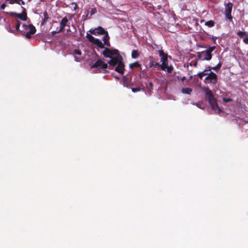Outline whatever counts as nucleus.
I'll return each mask as SVG.
<instances>
[{"label":"nucleus","instance_id":"nucleus-1","mask_svg":"<svg viewBox=\"0 0 248 248\" xmlns=\"http://www.w3.org/2000/svg\"><path fill=\"white\" fill-rule=\"evenodd\" d=\"M204 92L212 108L214 110L217 111L218 113H220L221 111V109L219 108L212 91L208 87H207L205 89Z\"/></svg>","mask_w":248,"mask_h":248},{"label":"nucleus","instance_id":"nucleus-2","mask_svg":"<svg viewBox=\"0 0 248 248\" xmlns=\"http://www.w3.org/2000/svg\"><path fill=\"white\" fill-rule=\"evenodd\" d=\"M22 30L20 31L22 35L24 36L27 39H30L31 35L36 32V28L32 24H23Z\"/></svg>","mask_w":248,"mask_h":248},{"label":"nucleus","instance_id":"nucleus-3","mask_svg":"<svg viewBox=\"0 0 248 248\" xmlns=\"http://www.w3.org/2000/svg\"><path fill=\"white\" fill-rule=\"evenodd\" d=\"M217 82V75L213 72H210L204 79L205 84L215 85Z\"/></svg>","mask_w":248,"mask_h":248},{"label":"nucleus","instance_id":"nucleus-4","mask_svg":"<svg viewBox=\"0 0 248 248\" xmlns=\"http://www.w3.org/2000/svg\"><path fill=\"white\" fill-rule=\"evenodd\" d=\"M216 46H209L206 50L201 52L205 61H210L212 57V52L215 49Z\"/></svg>","mask_w":248,"mask_h":248},{"label":"nucleus","instance_id":"nucleus-5","mask_svg":"<svg viewBox=\"0 0 248 248\" xmlns=\"http://www.w3.org/2000/svg\"><path fill=\"white\" fill-rule=\"evenodd\" d=\"M103 55L106 58H112L113 56L119 55V51L116 49H109L108 48H105L104 50L102 52Z\"/></svg>","mask_w":248,"mask_h":248},{"label":"nucleus","instance_id":"nucleus-6","mask_svg":"<svg viewBox=\"0 0 248 248\" xmlns=\"http://www.w3.org/2000/svg\"><path fill=\"white\" fill-rule=\"evenodd\" d=\"M23 10L22 14H18L16 12H10L9 15L11 16H15L18 18H19L22 21H26L27 19V15L26 12V9L23 7H21Z\"/></svg>","mask_w":248,"mask_h":248},{"label":"nucleus","instance_id":"nucleus-7","mask_svg":"<svg viewBox=\"0 0 248 248\" xmlns=\"http://www.w3.org/2000/svg\"><path fill=\"white\" fill-rule=\"evenodd\" d=\"M232 6V4L231 2H229L226 5L225 9V16L226 18L229 19L230 21H232V16L231 15Z\"/></svg>","mask_w":248,"mask_h":248},{"label":"nucleus","instance_id":"nucleus-8","mask_svg":"<svg viewBox=\"0 0 248 248\" xmlns=\"http://www.w3.org/2000/svg\"><path fill=\"white\" fill-rule=\"evenodd\" d=\"M108 64L105 63L101 60L99 59L95 62V63L91 66L92 69L94 68L100 67L103 69H106L108 68Z\"/></svg>","mask_w":248,"mask_h":248},{"label":"nucleus","instance_id":"nucleus-9","mask_svg":"<svg viewBox=\"0 0 248 248\" xmlns=\"http://www.w3.org/2000/svg\"><path fill=\"white\" fill-rule=\"evenodd\" d=\"M106 31H107L103 27L101 26H98L96 28H95L94 29H91L90 30V32H91V33L95 35L100 34L104 35V34H105Z\"/></svg>","mask_w":248,"mask_h":248},{"label":"nucleus","instance_id":"nucleus-10","mask_svg":"<svg viewBox=\"0 0 248 248\" xmlns=\"http://www.w3.org/2000/svg\"><path fill=\"white\" fill-rule=\"evenodd\" d=\"M148 63L146 65L147 68L155 69L156 66L159 65V63L155 62V59L152 56H150L148 58Z\"/></svg>","mask_w":248,"mask_h":248},{"label":"nucleus","instance_id":"nucleus-11","mask_svg":"<svg viewBox=\"0 0 248 248\" xmlns=\"http://www.w3.org/2000/svg\"><path fill=\"white\" fill-rule=\"evenodd\" d=\"M122 60V57L119 54L116 57H112L111 60L108 62L110 66H116L118 63Z\"/></svg>","mask_w":248,"mask_h":248},{"label":"nucleus","instance_id":"nucleus-12","mask_svg":"<svg viewBox=\"0 0 248 248\" xmlns=\"http://www.w3.org/2000/svg\"><path fill=\"white\" fill-rule=\"evenodd\" d=\"M68 23H69L67 17L65 16L62 18L60 22V28L59 29V31H62L66 26L69 27V25H68Z\"/></svg>","mask_w":248,"mask_h":248},{"label":"nucleus","instance_id":"nucleus-13","mask_svg":"<svg viewBox=\"0 0 248 248\" xmlns=\"http://www.w3.org/2000/svg\"><path fill=\"white\" fill-rule=\"evenodd\" d=\"M115 70L121 74H124V64L123 63L122 60L118 63L117 66L115 69Z\"/></svg>","mask_w":248,"mask_h":248},{"label":"nucleus","instance_id":"nucleus-14","mask_svg":"<svg viewBox=\"0 0 248 248\" xmlns=\"http://www.w3.org/2000/svg\"><path fill=\"white\" fill-rule=\"evenodd\" d=\"M237 34L240 38H243L244 36H246L243 38V41L245 44H248V33L245 31H239L237 32Z\"/></svg>","mask_w":248,"mask_h":248},{"label":"nucleus","instance_id":"nucleus-15","mask_svg":"<svg viewBox=\"0 0 248 248\" xmlns=\"http://www.w3.org/2000/svg\"><path fill=\"white\" fill-rule=\"evenodd\" d=\"M104 35H105L103 38L104 45L107 46L109 47L110 46V44L109 42V36L108 35V31H106L105 34H104Z\"/></svg>","mask_w":248,"mask_h":248},{"label":"nucleus","instance_id":"nucleus-16","mask_svg":"<svg viewBox=\"0 0 248 248\" xmlns=\"http://www.w3.org/2000/svg\"><path fill=\"white\" fill-rule=\"evenodd\" d=\"M155 53L159 54L161 59V61L163 60V59H165L168 57V54L167 53H165L162 49L158 50H156Z\"/></svg>","mask_w":248,"mask_h":248},{"label":"nucleus","instance_id":"nucleus-17","mask_svg":"<svg viewBox=\"0 0 248 248\" xmlns=\"http://www.w3.org/2000/svg\"><path fill=\"white\" fill-rule=\"evenodd\" d=\"M93 44L96 45L99 48H104V46L102 42L99 39H96Z\"/></svg>","mask_w":248,"mask_h":248},{"label":"nucleus","instance_id":"nucleus-18","mask_svg":"<svg viewBox=\"0 0 248 248\" xmlns=\"http://www.w3.org/2000/svg\"><path fill=\"white\" fill-rule=\"evenodd\" d=\"M129 67L131 69H133L135 67L140 68L141 67V64L139 63V62L137 61L133 63H131L129 64Z\"/></svg>","mask_w":248,"mask_h":248},{"label":"nucleus","instance_id":"nucleus-19","mask_svg":"<svg viewBox=\"0 0 248 248\" xmlns=\"http://www.w3.org/2000/svg\"><path fill=\"white\" fill-rule=\"evenodd\" d=\"M192 91V89L190 88H183L182 89V93L184 94H190Z\"/></svg>","mask_w":248,"mask_h":248},{"label":"nucleus","instance_id":"nucleus-20","mask_svg":"<svg viewBox=\"0 0 248 248\" xmlns=\"http://www.w3.org/2000/svg\"><path fill=\"white\" fill-rule=\"evenodd\" d=\"M140 56V52L138 50H133L131 53V57L133 59H136Z\"/></svg>","mask_w":248,"mask_h":248},{"label":"nucleus","instance_id":"nucleus-21","mask_svg":"<svg viewBox=\"0 0 248 248\" xmlns=\"http://www.w3.org/2000/svg\"><path fill=\"white\" fill-rule=\"evenodd\" d=\"M215 22L213 20H209L205 22V25L207 26V27L209 28H211L215 25Z\"/></svg>","mask_w":248,"mask_h":248},{"label":"nucleus","instance_id":"nucleus-22","mask_svg":"<svg viewBox=\"0 0 248 248\" xmlns=\"http://www.w3.org/2000/svg\"><path fill=\"white\" fill-rule=\"evenodd\" d=\"M167 64L165 63L163 61V62H162L161 64L159 63V65H157V66H159L160 67L162 70L166 71Z\"/></svg>","mask_w":248,"mask_h":248},{"label":"nucleus","instance_id":"nucleus-23","mask_svg":"<svg viewBox=\"0 0 248 248\" xmlns=\"http://www.w3.org/2000/svg\"><path fill=\"white\" fill-rule=\"evenodd\" d=\"M206 34L207 35V36L209 38L211 39V40H212L213 41V43L214 44H217V43H216V39L217 38V37L212 36V35H211L210 34H209V33H206Z\"/></svg>","mask_w":248,"mask_h":248},{"label":"nucleus","instance_id":"nucleus-24","mask_svg":"<svg viewBox=\"0 0 248 248\" xmlns=\"http://www.w3.org/2000/svg\"><path fill=\"white\" fill-rule=\"evenodd\" d=\"M43 16H44V20L43 22V24H45L47 22V19L49 18V17H48V14L46 12H45L43 13Z\"/></svg>","mask_w":248,"mask_h":248},{"label":"nucleus","instance_id":"nucleus-25","mask_svg":"<svg viewBox=\"0 0 248 248\" xmlns=\"http://www.w3.org/2000/svg\"><path fill=\"white\" fill-rule=\"evenodd\" d=\"M221 63H220V62H219V63L216 66H215L214 67H212V69L215 70V71H217L219 69H220V68H221Z\"/></svg>","mask_w":248,"mask_h":248},{"label":"nucleus","instance_id":"nucleus-26","mask_svg":"<svg viewBox=\"0 0 248 248\" xmlns=\"http://www.w3.org/2000/svg\"><path fill=\"white\" fill-rule=\"evenodd\" d=\"M197 57L198 59L201 61H205L201 53V52H199L197 53Z\"/></svg>","mask_w":248,"mask_h":248},{"label":"nucleus","instance_id":"nucleus-27","mask_svg":"<svg viewBox=\"0 0 248 248\" xmlns=\"http://www.w3.org/2000/svg\"><path fill=\"white\" fill-rule=\"evenodd\" d=\"M173 68L172 65H167L166 70L169 73H171L173 71Z\"/></svg>","mask_w":248,"mask_h":248},{"label":"nucleus","instance_id":"nucleus-28","mask_svg":"<svg viewBox=\"0 0 248 248\" xmlns=\"http://www.w3.org/2000/svg\"><path fill=\"white\" fill-rule=\"evenodd\" d=\"M16 22H17V23L16 25L15 28H16V31H20L19 28L20 26L21 22L20 21H19L18 20H17Z\"/></svg>","mask_w":248,"mask_h":248},{"label":"nucleus","instance_id":"nucleus-29","mask_svg":"<svg viewBox=\"0 0 248 248\" xmlns=\"http://www.w3.org/2000/svg\"><path fill=\"white\" fill-rule=\"evenodd\" d=\"M19 0H5V1H8L9 3L10 4H13L14 3H18V1H19Z\"/></svg>","mask_w":248,"mask_h":248},{"label":"nucleus","instance_id":"nucleus-30","mask_svg":"<svg viewBox=\"0 0 248 248\" xmlns=\"http://www.w3.org/2000/svg\"><path fill=\"white\" fill-rule=\"evenodd\" d=\"M97 12V10L96 8H92L90 11V15L92 16L93 15L95 14Z\"/></svg>","mask_w":248,"mask_h":248},{"label":"nucleus","instance_id":"nucleus-31","mask_svg":"<svg viewBox=\"0 0 248 248\" xmlns=\"http://www.w3.org/2000/svg\"><path fill=\"white\" fill-rule=\"evenodd\" d=\"M189 65L190 66L193 65L194 67H197V61H192L190 63Z\"/></svg>","mask_w":248,"mask_h":248},{"label":"nucleus","instance_id":"nucleus-32","mask_svg":"<svg viewBox=\"0 0 248 248\" xmlns=\"http://www.w3.org/2000/svg\"><path fill=\"white\" fill-rule=\"evenodd\" d=\"M73 54L74 55H80L81 54V52L80 50H78V49H75L74 51V52H73Z\"/></svg>","mask_w":248,"mask_h":248},{"label":"nucleus","instance_id":"nucleus-33","mask_svg":"<svg viewBox=\"0 0 248 248\" xmlns=\"http://www.w3.org/2000/svg\"><path fill=\"white\" fill-rule=\"evenodd\" d=\"M147 87L149 88V89L150 90H152L153 89V84L151 81H150L148 82V86H147Z\"/></svg>","mask_w":248,"mask_h":248},{"label":"nucleus","instance_id":"nucleus-34","mask_svg":"<svg viewBox=\"0 0 248 248\" xmlns=\"http://www.w3.org/2000/svg\"><path fill=\"white\" fill-rule=\"evenodd\" d=\"M97 38H95L94 37H93V36L92 37H91L88 40L92 43L93 44L94 43V42L95 41V40H96Z\"/></svg>","mask_w":248,"mask_h":248},{"label":"nucleus","instance_id":"nucleus-35","mask_svg":"<svg viewBox=\"0 0 248 248\" xmlns=\"http://www.w3.org/2000/svg\"><path fill=\"white\" fill-rule=\"evenodd\" d=\"M131 90L133 92L135 93L140 91L141 89L140 88H132Z\"/></svg>","mask_w":248,"mask_h":248},{"label":"nucleus","instance_id":"nucleus-36","mask_svg":"<svg viewBox=\"0 0 248 248\" xmlns=\"http://www.w3.org/2000/svg\"><path fill=\"white\" fill-rule=\"evenodd\" d=\"M225 102H230L232 101V99L230 98H224L223 99Z\"/></svg>","mask_w":248,"mask_h":248},{"label":"nucleus","instance_id":"nucleus-37","mask_svg":"<svg viewBox=\"0 0 248 248\" xmlns=\"http://www.w3.org/2000/svg\"><path fill=\"white\" fill-rule=\"evenodd\" d=\"M71 5H74L73 9L74 10H76L78 8V5L75 2H72L71 3Z\"/></svg>","mask_w":248,"mask_h":248},{"label":"nucleus","instance_id":"nucleus-38","mask_svg":"<svg viewBox=\"0 0 248 248\" xmlns=\"http://www.w3.org/2000/svg\"><path fill=\"white\" fill-rule=\"evenodd\" d=\"M202 75L204 76H207L208 74H209L207 72V70H205V69L204 70V71H203L202 72H201Z\"/></svg>","mask_w":248,"mask_h":248},{"label":"nucleus","instance_id":"nucleus-39","mask_svg":"<svg viewBox=\"0 0 248 248\" xmlns=\"http://www.w3.org/2000/svg\"><path fill=\"white\" fill-rule=\"evenodd\" d=\"M17 4L20 5H25V2L22 0H19Z\"/></svg>","mask_w":248,"mask_h":248},{"label":"nucleus","instance_id":"nucleus-40","mask_svg":"<svg viewBox=\"0 0 248 248\" xmlns=\"http://www.w3.org/2000/svg\"><path fill=\"white\" fill-rule=\"evenodd\" d=\"M162 62H163L164 61L165 63L167 64L168 65V57H167V58H165V59H163V60H161V61Z\"/></svg>","mask_w":248,"mask_h":248},{"label":"nucleus","instance_id":"nucleus-41","mask_svg":"<svg viewBox=\"0 0 248 248\" xmlns=\"http://www.w3.org/2000/svg\"><path fill=\"white\" fill-rule=\"evenodd\" d=\"M205 70H207V72L208 71H211V70H212V67H211L210 66H208L205 68Z\"/></svg>","mask_w":248,"mask_h":248},{"label":"nucleus","instance_id":"nucleus-42","mask_svg":"<svg viewBox=\"0 0 248 248\" xmlns=\"http://www.w3.org/2000/svg\"><path fill=\"white\" fill-rule=\"evenodd\" d=\"M61 31H59V30H58V31H52L51 32V34L52 35H54V34H56V33H60L61 32Z\"/></svg>","mask_w":248,"mask_h":248},{"label":"nucleus","instance_id":"nucleus-43","mask_svg":"<svg viewBox=\"0 0 248 248\" xmlns=\"http://www.w3.org/2000/svg\"><path fill=\"white\" fill-rule=\"evenodd\" d=\"M197 75L201 79H202L203 76L202 75L201 72L199 73Z\"/></svg>","mask_w":248,"mask_h":248},{"label":"nucleus","instance_id":"nucleus-44","mask_svg":"<svg viewBox=\"0 0 248 248\" xmlns=\"http://www.w3.org/2000/svg\"><path fill=\"white\" fill-rule=\"evenodd\" d=\"M6 5L5 3H2L0 6V8L2 10L4 9V8L6 7Z\"/></svg>","mask_w":248,"mask_h":248},{"label":"nucleus","instance_id":"nucleus-45","mask_svg":"<svg viewBox=\"0 0 248 248\" xmlns=\"http://www.w3.org/2000/svg\"><path fill=\"white\" fill-rule=\"evenodd\" d=\"M8 31L11 32V33H13L14 34H16V33L14 31V30H12L10 28H9V29L8 30Z\"/></svg>","mask_w":248,"mask_h":248},{"label":"nucleus","instance_id":"nucleus-46","mask_svg":"<svg viewBox=\"0 0 248 248\" xmlns=\"http://www.w3.org/2000/svg\"><path fill=\"white\" fill-rule=\"evenodd\" d=\"M92 35H91V34H89V33H87V34H86V37H87V38L88 39H89L91 37H92Z\"/></svg>","mask_w":248,"mask_h":248},{"label":"nucleus","instance_id":"nucleus-47","mask_svg":"<svg viewBox=\"0 0 248 248\" xmlns=\"http://www.w3.org/2000/svg\"><path fill=\"white\" fill-rule=\"evenodd\" d=\"M124 85L125 86L127 87V86H128V84H127V81H126V80H124Z\"/></svg>","mask_w":248,"mask_h":248},{"label":"nucleus","instance_id":"nucleus-48","mask_svg":"<svg viewBox=\"0 0 248 248\" xmlns=\"http://www.w3.org/2000/svg\"><path fill=\"white\" fill-rule=\"evenodd\" d=\"M91 16H90V15L89 16V13L88 12V14H87L86 16V18H90Z\"/></svg>","mask_w":248,"mask_h":248},{"label":"nucleus","instance_id":"nucleus-49","mask_svg":"<svg viewBox=\"0 0 248 248\" xmlns=\"http://www.w3.org/2000/svg\"><path fill=\"white\" fill-rule=\"evenodd\" d=\"M75 60L76 62H79L80 61V60H79L78 58L77 57H75Z\"/></svg>","mask_w":248,"mask_h":248},{"label":"nucleus","instance_id":"nucleus-50","mask_svg":"<svg viewBox=\"0 0 248 248\" xmlns=\"http://www.w3.org/2000/svg\"><path fill=\"white\" fill-rule=\"evenodd\" d=\"M80 32L81 33V35H82V34H81V31H80Z\"/></svg>","mask_w":248,"mask_h":248}]
</instances>
